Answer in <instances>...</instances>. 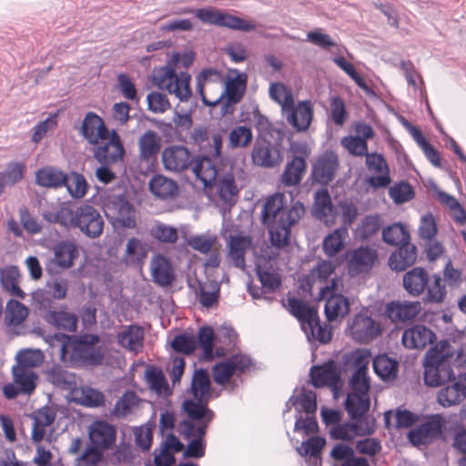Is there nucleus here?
Segmentation results:
<instances>
[{
  "label": "nucleus",
  "instance_id": "nucleus-62",
  "mask_svg": "<svg viewBox=\"0 0 466 466\" xmlns=\"http://www.w3.org/2000/svg\"><path fill=\"white\" fill-rule=\"evenodd\" d=\"M390 197L396 204H403L414 198V190L408 182L395 184L389 191Z\"/></svg>",
  "mask_w": 466,
  "mask_h": 466
},
{
  "label": "nucleus",
  "instance_id": "nucleus-45",
  "mask_svg": "<svg viewBox=\"0 0 466 466\" xmlns=\"http://www.w3.org/2000/svg\"><path fill=\"white\" fill-rule=\"evenodd\" d=\"M215 339L216 335L213 328L210 326L201 327L198 329V335L195 336V343L197 344V348H201L205 360H211L214 359Z\"/></svg>",
  "mask_w": 466,
  "mask_h": 466
},
{
  "label": "nucleus",
  "instance_id": "nucleus-30",
  "mask_svg": "<svg viewBox=\"0 0 466 466\" xmlns=\"http://www.w3.org/2000/svg\"><path fill=\"white\" fill-rule=\"evenodd\" d=\"M377 259L378 254L374 248L368 246L360 247L354 249L352 253L350 268L358 274L367 273L372 268Z\"/></svg>",
  "mask_w": 466,
  "mask_h": 466
},
{
  "label": "nucleus",
  "instance_id": "nucleus-48",
  "mask_svg": "<svg viewBox=\"0 0 466 466\" xmlns=\"http://www.w3.org/2000/svg\"><path fill=\"white\" fill-rule=\"evenodd\" d=\"M14 382L17 384L23 394H31L36 387L38 379L35 372L28 369L13 368Z\"/></svg>",
  "mask_w": 466,
  "mask_h": 466
},
{
  "label": "nucleus",
  "instance_id": "nucleus-41",
  "mask_svg": "<svg viewBox=\"0 0 466 466\" xmlns=\"http://www.w3.org/2000/svg\"><path fill=\"white\" fill-rule=\"evenodd\" d=\"M151 270L153 280L161 287L170 286L175 279L170 263L164 256L159 255L152 262Z\"/></svg>",
  "mask_w": 466,
  "mask_h": 466
},
{
  "label": "nucleus",
  "instance_id": "nucleus-7",
  "mask_svg": "<svg viewBox=\"0 0 466 466\" xmlns=\"http://www.w3.org/2000/svg\"><path fill=\"white\" fill-rule=\"evenodd\" d=\"M103 208L106 217L115 228L133 229L137 227L135 208L125 195L108 197Z\"/></svg>",
  "mask_w": 466,
  "mask_h": 466
},
{
  "label": "nucleus",
  "instance_id": "nucleus-63",
  "mask_svg": "<svg viewBox=\"0 0 466 466\" xmlns=\"http://www.w3.org/2000/svg\"><path fill=\"white\" fill-rule=\"evenodd\" d=\"M25 171V165L24 163L11 162L7 165L5 170L0 172V174L4 175V178L8 183V187H13L24 178Z\"/></svg>",
  "mask_w": 466,
  "mask_h": 466
},
{
  "label": "nucleus",
  "instance_id": "nucleus-27",
  "mask_svg": "<svg viewBox=\"0 0 466 466\" xmlns=\"http://www.w3.org/2000/svg\"><path fill=\"white\" fill-rule=\"evenodd\" d=\"M161 147V137L153 130L146 131L138 139L139 158L147 162L157 160Z\"/></svg>",
  "mask_w": 466,
  "mask_h": 466
},
{
  "label": "nucleus",
  "instance_id": "nucleus-47",
  "mask_svg": "<svg viewBox=\"0 0 466 466\" xmlns=\"http://www.w3.org/2000/svg\"><path fill=\"white\" fill-rule=\"evenodd\" d=\"M144 331L137 325H129L127 329L117 334L118 343L129 350H135L142 346Z\"/></svg>",
  "mask_w": 466,
  "mask_h": 466
},
{
  "label": "nucleus",
  "instance_id": "nucleus-50",
  "mask_svg": "<svg viewBox=\"0 0 466 466\" xmlns=\"http://www.w3.org/2000/svg\"><path fill=\"white\" fill-rule=\"evenodd\" d=\"M221 78V73L214 68H203L196 76L197 92L198 93L202 103L210 107H216L218 104H213V101L208 100L204 92V86L207 81L218 82Z\"/></svg>",
  "mask_w": 466,
  "mask_h": 466
},
{
  "label": "nucleus",
  "instance_id": "nucleus-51",
  "mask_svg": "<svg viewBox=\"0 0 466 466\" xmlns=\"http://www.w3.org/2000/svg\"><path fill=\"white\" fill-rule=\"evenodd\" d=\"M333 208L327 187H322L314 195L313 215L318 218H326L331 214Z\"/></svg>",
  "mask_w": 466,
  "mask_h": 466
},
{
  "label": "nucleus",
  "instance_id": "nucleus-14",
  "mask_svg": "<svg viewBox=\"0 0 466 466\" xmlns=\"http://www.w3.org/2000/svg\"><path fill=\"white\" fill-rule=\"evenodd\" d=\"M77 207L71 200L52 204L41 211V216L48 224L58 225L65 229H73L75 226L76 217L77 214Z\"/></svg>",
  "mask_w": 466,
  "mask_h": 466
},
{
  "label": "nucleus",
  "instance_id": "nucleus-46",
  "mask_svg": "<svg viewBox=\"0 0 466 466\" xmlns=\"http://www.w3.org/2000/svg\"><path fill=\"white\" fill-rule=\"evenodd\" d=\"M194 436L190 438L187 449L183 453V458H196L199 459L204 457L206 451V442L204 437L207 434L205 426H200L193 431Z\"/></svg>",
  "mask_w": 466,
  "mask_h": 466
},
{
  "label": "nucleus",
  "instance_id": "nucleus-26",
  "mask_svg": "<svg viewBox=\"0 0 466 466\" xmlns=\"http://www.w3.org/2000/svg\"><path fill=\"white\" fill-rule=\"evenodd\" d=\"M309 377L311 384L317 389L334 385L340 380V376L333 361L312 366L309 370Z\"/></svg>",
  "mask_w": 466,
  "mask_h": 466
},
{
  "label": "nucleus",
  "instance_id": "nucleus-13",
  "mask_svg": "<svg viewBox=\"0 0 466 466\" xmlns=\"http://www.w3.org/2000/svg\"><path fill=\"white\" fill-rule=\"evenodd\" d=\"M349 330L352 339L359 343H370L382 333V329L369 314L368 309L356 314L349 323Z\"/></svg>",
  "mask_w": 466,
  "mask_h": 466
},
{
  "label": "nucleus",
  "instance_id": "nucleus-59",
  "mask_svg": "<svg viewBox=\"0 0 466 466\" xmlns=\"http://www.w3.org/2000/svg\"><path fill=\"white\" fill-rule=\"evenodd\" d=\"M170 345L174 351L186 355L192 354L197 349L195 336L187 332L176 335Z\"/></svg>",
  "mask_w": 466,
  "mask_h": 466
},
{
  "label": "nucleus",
  "instance_id": "nucleus-57",
  "mask_svg": "<svg viewBox=\"0 0 466 466\" xmlns=\"http://www.w3.org/2000/svg\"><path fill=\"white\" fill-rule=\"evenodd\" d=\"M105 451L91 444L76 460V466H97L104 461Z\"/></svg>",
  "mask_w": 466,
  "mask_h": 466
},
{
  "label": "nucleus",
  "instance_id": "nucleus-25",
  "mask_svg": "<svg viewBox=\"0 0 466 466\" xmlns=\"http://www.w3.org/2000/svg\"><path fill=\"white\" fill-rule=\"evenodd\" d=\"M417 259V247L407 241L399 246L398 249L393 251L389 258V266L392 270L404 271L412 266Z\"/></svg>",
  "mask_w": 466,
  "mask_h": 466
},
{
  "label": "nucleus",
  "instance_id": "nucleus-21",
  "mask_svg": "<svg viewBox=\"0 0 466 466\" xmlns=\"http://www.w3.org/2000/svg\"><path fill=\"white\" fill-rule=\"evenodd\" d=\"M80 133L89 144L97 145L99 140L107 139L110 131L101 116L89 111L83 119Z\"/></svg>",
  "mask_w": 466,
  "mask_h": 466
},
{
  "label": "nucleus",
  "instance_id": "nucleus-64",
  "mask_svg": "<svg viewBox=\"0 0 466 466\" xmlns=\"http://www.w3.org/2000/svg\"><path fill=\"white\" fill-rule=\"evenodd\" d=\"M150 234L155 239L163 243H175L178 238L176 228L164 224H159L152 228Z\"/></svg>",
  "mask_w": 466,
  "mask_h": 466
},
{
  "label": "nucleus",
  "instance_id": "nucleus-16",
  "mask_svg": "<svg viewBox=\"0 0 466 466\" xmlns=\"http://www.w3.org/2000/svg\"><path fill=\"white\" fill-rule=\"evenodd\" d=\"M116 427L105 420H96L88 427L90 443L105 451L116 446Z\"/></svg>",
  "mask_w": 466,
  "mask_h": 466
},
{
  "label": "nucleus",
  "instance_id": "nucleus-8",
  "mask_svg": "<svg viewBox=\"0 0 466 466\" xmlns=\"http://www.w3.org/2000/svg\"><path fill=\"white\" fill-rule=\"evenodd\" d=\"M304 213V205L300 201H296L287 212L281 214L269 228V240L272 246L282 248L289 245L291 227L299 221Z\"/></svg>",
  "mask_w": 466,
  "mask_h": 466
},
{
  "label": "nucleus",
  "instance_id": "nucleus-3",
  "mask_svg": "<svg viewBox=\"0 0 466 466\" xmlns=\"http://www.w3.org/2000/svg\"><path fill=\"white\" fill-rule=\"evenodd\" d=\"M225 132L224 129L209 131L204 126H198L191 132L190 138L200 152L193 166V172L203 182L213 180L218 176L214 160L221 157Z\"/></svg>",
  "mask_w": 466,
  "mask_h": 466
},
{
  "label": "nucleus",
  "instance_id": "nucleus-28",
  "mask_svg": "<svg viewBox=\"0 0 466 466\" xmlns=\"http://www.w3.org/2000/svg\"><path fill=\"white\" fill-rule=\"evenodd\" d=\"M286 202V196L283 193H276L266 199L261 211V221L268 229L284 213Z\"/></svg>",
  "mask_w": 466,
  "mask_h": 466
},
{
  "label": "nucleus",
  "instance_id": "nucleus-43",
  "mask_svg": "<svg viewBox=\"0 0 466 466\" xmlns=\"http://www.w3.org/2000/svg\"><path fill=\"white\" fill-rule=\"evenodd\" d=\"M382 240L390 246H400L410 240L408 228L400 222L393 223L382 230Z\"/></svg>",
  "mask_w": 466,
  "mask_h": 466
},
{
  "label": "nucleus",
  "instance_id": "nucleus-34",
  "mask_svg": "<svg viewBox=\"0 0 466 466\" xmlns=\"http://www.w3.org/2000/svg\"><path fill=\"white\" fill-rule=\"evenodd\" d=\"M370 358V350L360 348L343 354L341 357V364L345 370L354 369V372H368Z\"/></svg>",
  "mask_w": 466,
  "mask_h": 466
},
{
  "label": "nucleus",
  "instance_id": "nucleus-22",
  "mask_svg": "<svg viewBox=\"0 0 466 466\" xmlns=\"http://www.w3.org/2000/svg\"><path fill=\"white\" fill-rule=\"evenodd\" d=\"M281 160L280 149L270 141H258L252 149V161L257 166L275 167Z\"/></svg>",
  "mask_w": 466,
  "mask_h": 466
},
{
  "label": "nucleus",
  "instance_id": "nucleus-5",
  "mask_svg": "<svg viewBox=\"0 0 466 466\" xmlns=\"http://www.w3.org/2000/svg\"><path fill=\"white\" fill-rule=\"evenodd\" d=\"M435 333L424 325H414L402 333V344L407 349H422L431 344L423 359V381L428 387H437V343Z\"/></svg>",
  "mask_w": 466,
  "mask_h": 466
},
{
  "label": "nucleus",
  "instance_id": "nucleus-9",
  "mask_svg": "<svg viewBox=\"0 0 466 466\" xmlns=\"http://www.w3.org/2000/svg\"><path fill=\"white\" fill-rule=\"evenodd\" d=\"M292 157L287 162L281 175V182L288 187L298 186L307 170V159L310 151L305 143H294L290 147Z\"/></svg>",
  "mask_w": 466,
  "mask_h": 466
},
{
  "label": "nucleus",
  "instance_id": "nucleus-6",
  "mask_svg": "<svg viewBox=\"0 0 466 466\" xmlns=\"http://www.w3.org/2000/svg\"><path fill=\"white\" fill-rule=\"evenodd\" d=\"M209 399L194 398L187 399L182 402V410L187 415V419L180 420L178 432L184 439L188 440L194 436L193 431L200 426H205L208 431L209 423L215 418V412L208 408Z\"/></svg>",
  "mask_w": 466,
  "mask_h": 466
},
{
  "label": "nucleus",
  "instance_id": "nucleus-56",
  "mask_svg": "<svg viewBox=\"0 0 466 466\" xmlns=\"http://www.w3.org/2000/svg\"><path fill=\"white\" fill-rule=\"evenodd\" d=\"M46 288L48 289L46 291L43 299H46V305L50 306L51 300L46 298V296H50L56 300L64 299L68 291V280L64 278L56 277L46 282Z\"/></svg>",
  "mask_w": 466,
  "mask_h": 466
},
{
  "label": "nucleus",
  "instance_id": "nucleus-12",
  "mask_svg": "<svg viewBox=\"0 0 466 466\" xmlns=\"http://www.w3.org/2000/svg\"><path fill=\"white\" fill-rule=\"evenodd\" d=\"M339 167V157L332 150H326L312 164L309 179L312 185L328 187L336 177Z\"/></svg>",
  "mask_w": 466,
  "mask_h": 466
},
{
  "label": "nucleus",
  "instance_id": "nucleus-19",
  "mask_svg": "<svg viewBox=\"0 0 466 466\" xmlns=\"http://www.w3.org/2000/svg\"><path fill=\"white\" fill-rule=\"evenodd\" d=\"M206 185L214 183L217 185V190L219 200L222 202L221 209L229 211L236 204L238 195V188L237 187L234 175L230 172L224 174L222 177L218 176L213 180H207L204 182Z\"/></svg>",
  "mask_w": 466,
  "mask_h": 466
},
{
  "label": "nucleus",
  "instance_id": "nucleus-32",
  "mask_svg": "<svg viewBox=\"0 0 466 466\" xmlns=\"http://www.w3.org/2000/svg\"><path fill=\"white\" fill-rule=\"evenodd\" d=\"M399 361L386 353L377 355L372 361L374 373L384 382L395 380L399 371Z\"/></svg>",
  "mask_w": 466,
  "mask_h": 466
},
{
  "label": "nucleus",
  "instance_id": "nucleus-15",
  "mask_svg": "<svg viewBox=\"0 0 466 466\" xmlns=\"http://www.w3.org/2000/svg\"><path fill=\"white\" fill-rule=\"evenodd\" d=\"M75 218L74 228H78L86 237L96 238L102 234L104 219L95 207L89 204L78 205Z\"/></svg>",
  "mask_w": 466,
  "mask_h": 466
},
{
  "label": "nucleus",
  "instance_id": "nucleus-31",
  "mask_svg": "<svg viewBox=\"0 0 466 466\" xmlns=\"http://www.w3.org/2000/svg\"><path fill=\"white\" fill-rule=\"evenodd\" d=\"M288 302L290 313L299 321L302 330H307V323H318L317 309L307 302L297 298H289Z\"/></svg>",
  "mask_w": 466,
  "mask_h": 466
},
{
  "label": "nucleus",
  "instance_id": "nucleus-58",
  "mask_svg": "<svg viewBox=\"0 0 466 466\" xmlns=\"http://www.w3.org/2000/svg\"><path fill=\"white\" fill-rule=\"evenodd\" d=\"M44 355L40 350H22L16 355L18 366L16 368L28 369L39 366L43 361Z\"/></svg>",
  "mask_w": 466,
  "mask_h": 466
},
{
  "label": "nucleus",
  "instance_id": "nucleus-1",
  "mask_svg": "<svg viewBox=\"0 0 466 466\" xmlns=\"http://www.w3.org/2000/svg\"><path fill=\"white\" fill-rule=\"evenodd\" d=\"M446 338L439 340V387L447 381L451 385L439 390V404L450 407L461 402L465 398L461 395V390L455 380V374L448 363L457 362L463 354L461 340L464 332L451 326L446 329Z\"/></svg>",
  "mask_w": 466,
  "mask_h": 466
},
{
  "label": "nucleus",
  "instance_id": "nucleus-52",
  "mask_svg": "<svg viewBox=\"0 0 466 466\" xmlns=\"http://www.w3.org/2000/svg\"><path fill=\"white\" fill-rule=\"evenodd\" d=\"M27 316V308L18 300L9 299L5 308V320L7 326L20 325Z\"/></svg>",
  "mask_w": 466,
  "mask_h": 466
},
{
  "label": "nucleus",
  "instance_id": "nucleus-29",
  "mask_svg": "<svg viewBox=\"0 0 466 466\" xmlns=\"http://www.w3.org/2000/svg\"><path fill=\"white\" fill-rule=\"evenodd\" d=\"M66 181V172L56 167L46 166L35 172V183L42 187L58 189Z\"/></svg>",
  "mask_w": 466,
  "mask_h": 466
},
{
  "label": "nucleus",
  "instance_id": "nucleus-42",
  "mask_svg": "<svg viewBox=\"0 0 466 466\" xmlns=\"http://www.w3.org/2000/svg\"><path fill=\"white\" fill-rule=\"evenodd\" d=\"M63 187L66 188L72 198L80 199L86 195L89 185L83 174L71 170L66 172V181Z\"/></svg>",
  "mask_w": 466,
  "mask_h": 466
},
{
  "label": "nucleus",
  "instance_id": "nucleus-37",
  "mask_svg": "<svg viewBox=\"0 0 466 466\" xmlns=\"http://www.w3.org/2000/svg\"><path fill=\"white\" fill-rule=\"evenodd\" d=\"M350 311L349 299L341 294H331L328 297L324 313L328 321H336L340 318H344Z\"/></svg>",
  "mask_w": 466,
  "mask_h": 466
},
{
  "label": "nucleus",
  "instance_id": "nucleus-61",
  "mask_svg": "<svg viewBox=\"0 0 466 466\" xmlns=\"http://www.w3.org/2000/svg\"><path fill=\"white\" fill-rule=\"evenodd\" d=\"M349 386L351 389V394L369 396L370 378L368 372H353L349 380Z\"/></svg>",
  "mask_w": 466,
  "mask_h": 466
},
{
  "label": "nucleus",
  "instance_id": "nucleus-24",
  "mask_svg": "<svg viewBox=\"0 0 466 466\" xmlns=\"http://www.w3.org/2000/svg\"><path fill=\"white\" fill-rule=\"evenodd\" d=\"M420 302L390 301L386 305L385 315L391 322L412 320L420 311Z\"/></svg>",
  "mask_w": 466,
  "mask_h": 466
},
{
  "label": "nucleus",
  "instance_id": "nucleus-20",
  "mask_svg": "<svg viewBox=\"0 0 466 466\" xmlns=\"http://www.w3.org/2000/svg\"><path fill=\"white\" fill-rule=\"evenodd\" d=\"M46 299L42 302L44 309L43 319L50 326L64 332H76L78 324V316L66 310V306L60 309H46Z\"/></svg>",
  "mask_w": 466,
  "mask_h": 466
},
{
  "label": "nucleus",
  "instance_id": "nucleus-49",
  "mask_svg": "<svg viewBox=\"0 0 466 466\" xmlns=\"http://www.w3.org/2000/svg\"><path fill=\"white\" fill-rule=\"evenodd\" d=\"M439 202L449 209L456 223L462 225L466 222V210L455 197L439 189Z\"/></svg>",
  "mask_w": 466,
  "mask_h": 466
},
{
  "label": "nucleus",
  "instance_id": "nucleus-17",
  "mask_svg": "<svg viewBox=\"0 0 466 466\" xmlns=\"http://www.w3.org/2000/svg\"><path fill=\"white\" fill-rule=\"evenodd\" d=\"M105 144L96 145L94 157L101 165L115 164L122 160L125 155V147L123 146L120 136L116 130H112Z\"/></svg>",
  "mask_w": 466,
  "mask_h": 466
},
{
  "label": "nucleus",
  "instance_id": "nucleus-10",
  "mask_svg": "<svg viewBox=\"0 0 466 466\" xmlns=\"http://www.w3.org/2000/svg\"><path fill=\"white\" fill-rule=\"evenodd\" d=\"M247 81L248 76L245 73H238L235 77L229 78L226 82L225 90L217 100L213 101V104L220 105V117L234 113L235 106L242 100L245 95Z\"/></svg>",
  "mask_w": 466,
  "mask_h": 466
},
{
  "label": "nucleus",
  "instance_id": "nucleus-55",
  "mask_svg": "<svg viewBox=\"0 0 466 466\" xmlns=\"http://www.w3.org/2000/svg\"><path fill=\"white\" fill-rule=\"evenodd\" d=\"M325 444V438L313 436L303 441L301 446L297 450L301 456H309L315 462L321 461L320 455Z\"/></svg>",
  "mask_w": 466,
  "mask_h": 466
},
{
  "label": "nucleus",
  "instance_id": "nucleus-44",
  "mask_svg": "<svg viewBox=\"0 0 466 466\" xmlns=\"http://www.w3.org/2000/svg\"><path fill=\"white\" fill-rule=\"evenodd\" d=\"M291 400L293 401L297 415H300L302 410L309 415L314 414L317 410V396L311 390H307L303 387L300 394L298 396L292 394Z\"/></svg>",
  "mask_w": 466,
  "mask_h": 466
},
{
  "label": "nucleus",
  "instance_id": "nucleus-35",
  "mask_svg": "<svg viewBox=\"0 0 466 466\" xmlns=\"http://www.w3.org/2000/svg\"><path fill=\"white\" fill-rule=\"evenodd\" d=\"M436 435L437 414H431L427 421L409 431L408 440L412 445L419 446L427 443L430 438Z\"/></svg>",
  "mask_w": 466,
  "mask_h": 466
},
{
  "label": "nucleus",
  "instance_id": "nucleus-23",
  "mask_svg": "<svg viewBox=\"0 0 466 466\" xmlns=\"http://www.w3.org/2000/svg\"><path fill=\"white\" fill-rule=\"evenodd\" d=\"M164 167L170 171H183L192 164L189 150L184 146H169L162 152Z\"/></svg>",
  "mask_w": 466,
  "mask_h": 466
},
{
  "label": "nucleus",
  "instance_id": "nucleus-38",
  "mask_svg": "<svg viewBox=\"0 0 466 466\" xmlns=\"http://www.w3.org/2000/svg\"><path fill=\"white\" fill-rule=\"evenodd\" d=\"M211 390V381L208 370L203 368L195 370L190 385L193 397L210 400Z\"/></svg>",
  "mask_w": 466,
  "mask_h": 466
},
{
  "label": "nucleus",
  "instance_id": "nucleus-33",
  "mask_svg": "<svg viewBox=\"0 0 466 466\" xmlns=\"http://www.w3.org/2000/svg\"><path fill=\"white\" fill-rule=\"evenodd\" d=\"M429 282L428 272L420 267L413 268L403 276V287L413 297L423 293Z\"/></svg>",
  "mask_w": 466,
  "mask_h": 466
},
{
  "label": "nucleus",
  "instance_id": "nucleus-40",
  "mask_svg": "<svg viewBox=\"0 0 466 466\" xmlns=\"http://www.w3.org/2000/svg\"><path fill=\"white\" fill-rule=\"evenodd\" d=\"M20 277L17 266H9L0 269V283L2 288L12 296L25 299V293L18 286L17 280Z\"/></svg>",
  "mask_w": 466,
  "mask_h": 466
},
{
  "label": "nucleus",
  "instance_id": "nucleus-54",
  "mask_svg": "<svg viewBox=\"0 0 466 466\" xmlns=\"http://www.w3.org/2000/svg\"><path fill=\"white\" fill-rule=\"evenodd\" d=\"M218 25L220 27H227L233 30L241 32H250L256 29V24L251 21H248L244 18L238 17L221 11L220 17L218 20Z\"/></svg>",
  "mask_w": 466,
  "mask_h": 466
},
{
  "label": "nucleus",
  "instance_id": "nucleus-39",
  "mask_svg": "<svg viewBox=\"0 0 466 466\" xmlns=\"http://www.w3.org/2000/svg\"><path fill=\"white\" fill-rule=\"evenodd\" d=\"M370 408V396L349 393L345 400V410L350 420H361Z\"/></svg>",
  "mask_w": 466,
  "mask_h": 466
},
{
  "label": "nucleus",
  "instance_id": "nucleus-4",
  "mask_svg": "<svg viewBox=\"0 0 466 466\" xmlns=\"http://www.w3.org/2000/svg\"><path fill=\"white\" fill-rule=\"evenodd\" d=\"M195 55L193 52H175L167 61V65L155 69L152 74L153 83L159 89H166L169 94H175L181 101H187L192 96L190 87L191 76L186 71L179 74L176 68L179 64L187 69L194 62Z\"/></svg>",
  "mask_w": 466,
  "mask_h": 466
},
{
  "label": "nucleus",
  "instance_id": "nucleus-18",
  "mask_svg": "<svg viewBox=\"0 0 466 466\" xmlns=\"http://www.w3.org/2000/svg\"><path fill=\"white\" fill-rule=\"evenodd\" d=\"M79 256L77 246L70 240H60L54 247V258L46 264V270L53 274V267L57 266L63 269L73 267L74 261Z\"/></svg>",
  "mask_w": 466,
  "mask_h": 466
},
{
  "label": "nucleus",
  "instance_id": "nucleus-11",
  "mask_svg": "<svg viewBox=\"0 0 466 466\" xmlns=\"http://www.w3.org/2000/svg\"><path fill=\"white\" fill-rule=\"evenodd\" d=\"M282 110L287 115V121L297 131L308 130L313 119V106L309 100L299 101L294 104L293 97L289 94L284 96Z\"/></svg>",
  "mask_w": 466,
  "mask_h": 466
},
{
  "label": "nucleus",
  "instance_id": "nucleus-53",
  "mask_svg": "<svg viewBox=\"0 0 466 466\" xmlns=\"http://www.w3.org/2000/svg\"><path fill=\"white\" fill-rule=\"evenodd\" d=\"M145 376L152 390L157 394H167L169 392L168 383L160 369L148 366L145 371Z\"/></svg>",
  "mask_w": 466,
  "mask_h": 466
},
{
  "label": "nucleus",
  "instance_id": "nucleus-60",
  "mask_svg": "<svg viewBox=\"0 0 466 466\" xmlns=\"http://www.w3.org/2000/svg\"><path fill=\"white\" fill-rule=\"evenodd\" d=\"M253 138L252 131L246 126H238L229 133V146L232 148L245 147Z\"/></svg>",
  "mask_w": 466,
  "mask_h": 466
},
{
  "label": "nucleus",
  "instance_id": "nucleus-36",
  "mask_svg": "<svg viewBox=\"0 0 466 466\" xmlns=\"http://www.w3.org/2000/svg\"><path fill=\"white\" fill-rule=\"evenodd\" d=\"M149 190L158 198L169 199L177 195L178 185L163 175H156L149 181Z\"/></svg>",
  "mask_w": 466,
  "mask_h": 466
},
{
  "label": "nucleus",
  "instance_id": "nucleus-2",
  "mask_svg": "<svg viewBox=\"0 0 466 466\" xmlns=\"http://www.w3.org/2000/svg\"><path fill=\"white\" fill-rule=\"evenodd\" d=\"M54 338L61 342L60 357L62 361L72 367H97L102 364L105 354L100 346L97 334L67 335L56 333Z\"/></svg>",
  "mask_w": 466,
  "mask_h": 466
}]
</instances>
